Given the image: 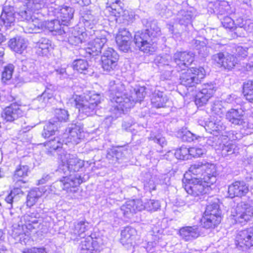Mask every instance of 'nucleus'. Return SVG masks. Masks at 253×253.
Listing matches in <instances>:
<instances>
[{
	"instance_id": "30",
	"label": "nucleus",
	"mask_w": 253,
	"mask_h": 253,
	"mask_svg": "<svg viewBox=\"0 0 253 253\" xmlns=\"http://www.w3.org/2000/svg\"><path fill=\"white\" fill-rule=\"evenodd\" d=\"M11 236L15 240V243H20L26 244L30 240L31 231L21 226L20 223L13 222Z\"/></svg>"
},
{
	"instance_id": "13",
	"label": "nucleus",
	"mask_w": 253,
	"mask_h": 253,
	"mask_svg": "<svg viewBox=\"0 0 253 253\" xmlns=\"http://www.w3.org/2000/svg\"><path fill=\"white\" fill-rule=\"evenodd\" d=\"M59 160L61 163L59 170L66 175L77 174L75 172L78 171L84 165V161L65 151L59 155Z\"/></svg>"
},
{
	"instance_id": "37",
	"label": "nucleus",
	"mask_w": 253,
	"mask_h": 253,
	"mask_svg": "<svg viewBox=\"0 0 253 253\" xmlns=\"http://www.w3.org/2000/svg\"><path fill=\"white\" fill-rule=\"evenodd\" d=\"M179 232L180 237L185 241L194 240L201 235L200 228L197 225L183 227Z\"/></svg>"
},
{
	"instance_id": "51",
	"label": "nucleus",
	"mask_w": 253,
	"mask_h": 253,
	"mask_svg": "<svg viewBox=\"0 0 253 253\" xmlns=\"http://www.w3.org/2000/svg\"><path fill=\"white\" fill-rule=\"evenodd\" d=\"M238 148L236 144L231 142H226L222 146L221 154L224 157L235 154L239 153Z\"/></svg>"
},
{
	"instance_id": "43",
	"label": "nucleus",
	"mask_w": 253,
	"mask_h": 253,
	"mask_svg": "<svg viewBox=\"0 0 253 253\" xmlns=\"http://www.w3.org/2000/svg\"><path fill=\"white\" fill-rule=\"evenodd\" d=\"M151 101L154 107L160 108L166 107L169 99L166 94L163 92L155 91L152 94Z\"/></svg>"
},
{
	"instance_id": "8",
	"label": "nucleus",
	"mask_w": 253,
	"mask_h": 253,
	"mask_svg": "<svg viewBox=\"0 0 253 253\" xmlns=\"http://www.w3.org/2000/svg\"><path fill=\"white\" fill-rule=\"evenodd\" d=\"M189 171L195 176L191 179L204 180L208 183L216 181V168L214 165L205 161L196 162L191 165Z\"/></svg>"
},
{
	"instance_id": "29",
	"label": "nucleus",
	"mask_w": 253,
	"mask_h": 253,
	"mask_svg": "<svg viewBox=\"0 0 253 253\" xmlns=\"http://www.w3.org/2000/svg\"><path fill=\"white\" fill-rule=\"evenodd\" d=\"M226 118L231 124L240 126L241 128L248 127V123L244 118V111L241 109H230L227 112Z\"/></svg>"
},
{
	"instance_id": "64",
	"label": "nucleus",
	"mask_w": 253,
	"mask_h": 253,
	"mask_svg": "<svg viewBox=\"0 0 253 253\" xmlns=\"http://www.w3.org/2000/svg\"><path fill=\"white\" fill-rule=\"evenodd\" d=\"M225 101L227 103L232 104H237L240 101V98L234 94L228 95L225 99Z\"/></svg>"
},
{
	"instance_id": "50",
	"label": "nucleus",
	"mask_w": 253,
	"mask_h": 253,
	"mask_svg": "<svg viewBox=\"0 0 253 253\" xmlns=\"http://www.w3.org/2000/svg\"><path fill=\"white\" fill-rule=\"evenodd\" d=\"M211 3H213L214 11L217 13L222 15L227 12L229 10L230 6L228 2L225 0H216L215 1L211 2Z\"/></svg>"
},
{
	"instance_id": "3",
	"label": "nucleus",
	"mask_w": 253,
	"mask_h": 253,
	"mask_svg": "<svg viewBox=\"0 0 253 253\" xmlns=\"http://www.w3.org/2000/svg\"><path fill=\"white\" fill-rule=\"evenodd\" d=\"M194 60L192 52L177 51L172 56L167 54L157 56L155 62L159 68L171 73L174 70L178 72L185 70Z\"/></svg>"
},
{
	"instance_id": "14",
	"label": "nucleus",
	"mask_w": 253,
	"mask_h": 253,
	"mask_svg": "<svg viewBox=\"0 0 253 253\" xmlns=\"http://www.w3.org/2000/svg\"><path fill=\"white\" fill-rule=\"evenodd\" d=\"M84 181V178L82 177L79 173L69 174L54 182L51 188L55 189L56 191L65 190L67 192L74 193L77 191V187Z\"/></svg>"
},
{
	"instance_id": "38",
	"label": "nucleus",
	"mask_w": 253,
	"mask_h": 253,
	"mask_svg": "<svg viewBox=\"0 0 253 253\" xmlns=\"http://www.w3.org/2000/svg\"><path fill=\"white\" fill-rule=\"evenodd\" d=\"M62 26L60 20L57 18L43 22V28L55 35L61 36L62 34H66V27Z\"/></svg>"
},
{
	"instance_id": "57",
	"label": "nucleus",
	"mask_w": 253,
	"mask_h": 253,
	"mask_svg": "<svg viewBox=\"0 0 253 253\" xmlns=\"http://www.w3.org/2000/svg\"><path fill=\"white\" fill-rule=\"evenodd\" d=\"M176 10V6H175V8H174L173 10H172L171 8H168L165 5H162L159 14L162 17L165 18H168L170 17L172 15H174V16L175 15L176 11L175 10Z\"/></svg>"
},
{
	"instance_id": "20",
	"label": "nucleus",
	"mask_w": 253,
	"mask_h": 253,
	"mask_svg": "<svg viewBox=\"0 0 253 253\" xmlns=\"http://www.w3.org/2000/svg\"><path fill=\"white\" fill-rule=\"evenodd\" d=\"M66 34H62L63 41L68 42L72 45L77 46L86 41V38L89 34L81 29L79 25L72 28L66 27Z\"/></svg>"
},
{
	"instance_id": "54",
	"label": "nucleus",
	"mask_w": 253,
	"mask_h": 253,
	"mask_svg": "<svg viewBox=\"0 0 253 253\" xmlns=\"http://www.w3.org/2000/svg\"><path fill=\"white\" fill-rule=\"evenodd\" d=\"M175 158L178 160H185L190 158L189 148L182 146L175 150L174 153Z\"/></svg>"
},
{
	"instance_id": "7",
	"label": "nucleus",
	"mask_w": 253,
	"mask_h": 253,
	"mask_svg": "<svg viewBox=\"0 0 253 253\" xmlns=\"http://www.w3.org/2000/svg\"><path fill=\"white\" fill-rule=\"evenodd\" d=\"M70 101L78 109L80 113L88 116L96 113V109L100 103V97L98 94L86 96L75 94L70 99Z\"/></svg>"
},
{
	"instance_id": "45",
	"label": "nucleus",
	"mask_w": 253,
	"mask_h": 253,
	"mask_svg": "<svg viewBox=\"0 0 253 253\" xmlns=\"http://www.w3.org/2000/svg\"><path fill=\"white\" fill-rule=\"evenodd\" d=\"M177 136L184 142H191L201 139L202 137L195 133L191 132L186 128H182L177 132Z\"/></svg>"
},
{
	"instance_id": "59",
	"label": "nucleus",
	"mask_w": 253,
	"mask_h": 253,
	"mask_svg": "<svg viewBox=\"0 0 253 253\" xmlns=\"http://www.w3.org/2000/svg\"><path fill=\"white\" fill-rule=\"evenodd\" d=\"M249 22L247 21H245V23H244V20L243 18H239L236 20L235 23V28L239 27L240 28H243L245 30L251 32V28H253V23Z\"/></svg>"
},
{
	"instance_id": "33",
	"label": "nucleus",
	"mask_w": 253,
	"mask_h": 253,
	"mask_svg": "<svg viewBox=\"0 0 253 253\" xmlns=\"http://www.w3.org/2000/svg\"><path fill=\"white\" fill-rule=\"evenodd\" d=\"M68 138L73 143L78 144L84 137L83 125L80 122H76L69 125Z\"/></svg>"
},
{
	"instance_id": "36",
	"label": "nucleus",
	"mask_w": 253,
	"mask_h": 253,
	"mask_svg": "<svg viewBox=\"0 0 253 253\" xmlns=\"http://www.w3.org/2000/svg\"><path fill=\"white\" fill-rule=\"evenodd\" d=\"M15 14L13 6L6 4L3 6L0 19L5 27H11L14 25L15 21Z\"/></svg>"
},
{
	"instance_id": "27",
	"label": "nucleus",
	"mask_w": 253,
	"mask_h": 253,
	"mask_svg": "<svg viewBox=\"0 0 253 253\" xmlns=\"http://www.w3.org/2000/svg\"><path fill=\"white\" fill-rule=\"evenodd\" d=\"M132 37L126 28H120L116 37V41L120 50L128 52L130 49Z\"/></svg>"
},
{
	"instance_id": "60",
	"label": "nucleus",
	"mask_w": 253,
	"mask_h": 253,
	"mask_svg": "<svg viewBox=\"0 0 253 253\" xmlns=\"http://www.w3.org/2000/svg\"><path fill=\"white\" fill-rule=\"evenodd\" d=\"M222 25L223 27L226 29H229L230 30H234L235 29V22L234 20L230 17H225L222 22Z\"/></svg>"
},
{
	"instance_id": "46",
	"label": "nucleus",
	"mask_w": 253,
	"mask_h": 253,
	"mask_svg": "<svg viewBox=\"0 0 253 253\" xmlns=\"http://www.w3.org/2000/svg\"><path fill=\"white\" fill-rule=\"evenodd\" d=\"M73 68L74 70L84 75L90 74L91 72L89 68L88 62L85 59H77L73 62Z\"/></svg>"
},
{
	"instance_id": "6",
	"label": "nucleus",
	"mask_w": 253,
	"mask_h": 253,
	"mask_svg": "<svg viewBox=\"0 0 253 253\" xmlns=\"http://www.w3.org/2000/svg\"><path fill=\"white\" fill-rule=\"evenodd\" d=\"M29 172V168L27 165H20L15 169L13 175L14 187L4 198L5 208L11 209L17 205L20 197L24 194L21 188L27 182L25 178L28 176Z\"/></svg>"
},
{
	"instance_id": "10",
	"label": "nucleus",
	"mask_w": 253,
	"mask_h": 253,
	"mask_svg": "<svg viewBox=\"0 0 253 253\" xmlns=\"http://www.w3.org/2000/svg\"><path fill=\"white\" fill-rule=\"evenodd\" d=\"M8 209L10 210V214L12 217L13 222L17 224H18L19 222L21 226L30 231H33L39 228L40 223L38 219L39 215L38 213H29L20 217L21 209L18 208V202L16 206Z\"/></svg>"
},
{
	"instance_id": "48",
	"label": "nucleus",
	"mask_w": 253,
	"mask_h": 253,
	"mask_svg": "<svg viewBox=\"0 0 253 253\" xmlns=\"http://www.w3.org/2000/svg\"><path fill=\"white\" fill-rule=\"evenodd\" d=\"M191 44L193 48L197 50L199 54L202 57H205L208 55V51L205 42L194 39L191 41Z\"/></svg>"
},
{
	"instance_id": "22",
	"label": "nucleus",
	"mask_w": 253,
	"mask_h": 253,
	"mask_svg": "<svg viewBox=\"0 0 253 253\" xmlns=\"http://www.w3.org/2000/svg\"><path fill=\"white\" fill-rule=\"evenodd\" d=\"M80 24L83 25L85 32L89 36H93V31L98 22L97 16L92 10L87 8H83L80 12Z\"/></svg>"
},
{
	"instance_id": "32",
	"label": "nucleus",
	"mask_w": 253,
	"mask_h": 253,
	"mask_svg": "<svg viewBox=\"0 0 253 253\" xmlns=\"http://www.w3.org/2000/svg\"><path fill=\"white\" fill-rule=\"evenodd\" d=\"M249 192V186L244 181H236L228 186V193L230 198L241 197Z\"/></svg>"
},
{
	"instance_id": "16",
	"label": "nucleus",
	"mask_w": 253,
	"mask_h": 253,
	"mask_svg": "<svg viewBox=\"0 0 253 253\" xmlns=\"http://www.w3.org/2000/svg\"><path fill=\"white\" fill-rule=\"evenodd\" d=\"M205 75L206 71L203 67L189 68L180 75V83L186 87H193L199 84Z\"/></svg>"
},
{
	"instance_id": "21",
	"label": "nucleus",
	"mask_w": 253,
	"mask_h": 253,
	"mask_svg": "<svg viewBox=\"0 0 253 253\" xmlns=\"http://www.w3.org/2000/svg\"><path fill=\"white\" fill-rule=\"evenodd\" d=\"M47 11L48 15L56 17L57 19L60 20V22L63 27L66 26V27H67L73 18L75 10L67 6L62 7L50 6L47 8Z\"/></svg>"
},
{
	"instance_id": "39",
	"label": "nucleus",
	"mask_w": 253,
	"mask_h": 253,
	"mask_svg": "<svg viewBox=\"0 0 253 253\" xmlns=\"http://www.w3.org/2000/svg\"><path fill=\"white\" fill-rule=\"evenodd\" d=\"M23 112L16 103L11 104L4 110L5 120L7 122H13L23 115Z\"/></svg>"
},
{
	"instance_id": "24",
	"label": "nucleus",
	"mask_w": 253,
	"mask_h": 253,
	"mask_svg": "<svg viewBox=\"0 0 253 253\" xmlns=\"http://www.w3.org/2000/svg\"><path fill=\"white\" fill-rule=\"evenodd\" d=\"M123 6L124 3L121 0H115L106 7L105 12L109 15L115 17L117 22H125V21L128 20L129 15L128 11L124 10Z\"/></svg>"
},
{
	"instance_id": "11",
	"label": "nucleus",
	"mask_w": 253,
	"mask_h": 253,
	"mask_svg": "<svg viewBox=\"0 0 253 253\" xmlns=\"http://www.w3.org/2000/svg\"><path fill=\"white\" fill-rule=\"evenodd\" d=\"M213 183H208L204 180L189 179L187 183L184 184V188L189 195L193 196L195 200H204L211 190V185Z\"/></svg>"
},
{
	"instance_id": "35",
	"label": "nucleus",
	"mask_w": 253,
	"mask_h": 253,
	"mask_svg": "<svg viewBox=\"0 0 253 253\" xmlns=\"http://www.w3.org/2000/svg\"><path fill=\"white\" fill-rule=\"evenodd\" d=\"M136 235L137 231L134 228L131 226H126L121 232V243L124 246L129 249L132 247L135 243Z\"/></svg>"
},
{
	"instance_id": "2",
	"label": "nucleus",
	"mask_w": 253,
	"mask_h": 253,
	"mask_svg": "<svg viewBox=\"0 0 253 253\" xmlns=\"http://www.w3.org/2000/svg\"><path fill=\"white\" fill-rule=\"evenodd\" d=\"M55 0H26L22 3L18 15L21 21L30 20L33 22L34 27L38 30L43 28V22L42 18V12L47 11L46 5L52 4Z\"/></svg>"
},
{
	"instance_id": "4",
	"label": "nucleus",
	"mask_w": 253,
	"mask_h": 253,
	"mask_svg": "<svg viewBox=\"0 0 253 253\" xmlns=\"http://www.w3.org/2000/svg\"><path fill=\"white\" fill-rule=\"evenodd\" d=\"M142 23L146 29L144 31L135 33L134 42L140 50L148 53L152 51L151 46L156 42V39L161 35V32L154 20L144 18L142 20Z\"/></svg>"
},
{
	"instance_id": "62",
	"label": "nucleus",
	"mask_w": 253,
	"mask_h": 253,
	"mask_svg": "<svg viewBox=\"0 0 253 253\" xmlns=\"http://www.w3.org/2000/svg\"><path fill=\"white\" fill-rule=\"evenodd\" d=\"M205 153V150L201 148L191 147L189 148V157H200Z\"/></svg>"
},
{
	"instance_id": "19",
	"label": "nucleus",
	"mask_w": 253,
	"mask_h": 253,
	"mask_svg": "<svg viewBox=\"0 0 253 253\" xmlns=\"http://www.w3.org/2000/svg\"><path fill=\"white\" fill-rule=\"evenodd\" d=\"M132 151L128 145L113 147L107 150L106 159L110 164L115 165L130 158Z\"/></svg>"
},
{
	"instance_id": "63",
	"label": "nucleus",
	"mask_w": 253,
	"mask_h": 253,
	"mask_svg": "<svg viewBox=\"0 0 253 253\" xmlns=\"http://www.w3.org/2000/svg\"><path fill=\"white\" fill-rule=\"evenodd\" d=\"M236 54L237 57L240 61L241 59L247 56V49L244 48L242 46H238L236 48Z\"/></svg>"
},
{
	"instance_id": "26",
	"label": "nucleus",
	"mask_w": 253,
	"mask_h": 253,
	"mask_svg": "<svg viewBox=\"0 0 253 253\" xmlns=\"http://www.w3.org/2000/svg\"><path fill=\"white\" fill-rule=\"evenodd\" d=\"M215 90L214 84L211 83L204 84L202 89L197 93L195 97V103L196 106L199 107L206 104Z\"/></svg>"
},
{
	"instance_id": "53",
	"label": "nucleus",
	"mask_w": 253,
	"mask_h": 253,
	"mask_svg": "<svg viewBox=\"0 0 253 253\" xmlns=\"http://www.w3.org/2000/svg\"><path fill=\"white\" fill-rule=\"evenodd\" d=\"M211 110L213 114L218 116L219 118H221L224 111L221 101L215 100L212 102Z\"/></svg>"
},
{
	"instance_id": "41",
	"label": "nucleus",
	"mask_w": 253,
	"mask_h": 253,
	"mask_svg": "<svg viewBox=\"0 0 253 253\" xmlns=\"http://www.w3.org/2000/svg\"><path fill=\"white\" fill-rule=\"evenodd\" d=\"M46 191L44 187L35 188L29 191L27 196V206L31 207L34 206Z\"/></svg>"
},
{
	"instance_id": "56",
	"label": "nucleus",
	"mask_w": 253,
	"mask_h": 253,
	"mask_svg": "<svg viewBox=\"0 0 253 253\" xmlns=\"http://www.w3.org/2000/svg\"><path fill=\"white\" fill-rule=\"evenodd\" d=\"M14 70V66L12 64H8L4 68L2 72L1 79L3 82H6L10 80Z\"/></svg>"
},
{
	"instance_id": "44",
	"label": "nucleus",
	"mask_w": 253,
	"mask_h": 253,
	"mask_svg": "<svg viewBox=\"0 0 253 253\" xmlns=\"http://www.w3.org/2000/svg\"><path fill=\"white\" fill-rule=\"evenodd\" d=\"M37 52L42 56L46 55L52 49L51 42L47 38H41L36 43Z\"/></svg>"
},
{
	"instance_id": "49",
	"label": "nucleus",
	"mask_w": 253,
	"mask_h": 253,
	"mask_svg": "<svg viewBox=\"0 0 253 253\" xmlns=\"http://www.w3.org/2000/svg\"><path fill=\"white\" fill-rule=\"evenodd\" d=\"M239 62V60L234 55L226 52L222 67L228 70L233 69Z\"/></svg>"
},
{
	"instance_id": "1",
	"label": "nucleus",
	"mask_w": 253,
	"mask_h": 253,
	"mask_svg": "<svg viewBox=\"0 0 253 253\" xmlns=\"http://www.w3.org/2000/svg\"><path fill=\"white\" fill-rule=\"evenodd\" d=\"M144 90L142 87L134 89L132 96L127 93L125 85L121 83L111 82L109 89V99L112 103L111 110L115 112L116 115L124 113L125 110L132 107L136 102H140L143 100L146 95Z\"/></svg>"
},
{
	"instance_id": "12",
	"label": "nucleus",
	"mask_w": 253,
	"mask_h": 253,
	"mask_svg": "<svg viewBox=\"0 0 253 253\" xmlns=\"http://www.w3.org/2000/svg\"><path fill=\"white\" fill-rule=\"evenodd\" d=\"M218 200L215 199L211 204L207 206L204 215L201 219L203 227L212 228L218 225L221 220V211L219 209Z\"/></svg>"
},
{
	"instance_id": "25",
	"label": "nucleus",
	"mask_w": 253,
	"mask_h": 253,
	"mask_svg": "<svg viewBox=\"0 0 253 253\" xmlns=\"http://www.w3.org/2000/svg\"><path fill=\"white\" fill-rule=\"evenodd\" d=\"M22 73L20 80L24 83L38 82L41 76L35 69V64L32 62L25 61L21 67Z\"/></svg>"
},
{
	"instance_id": "18",
	"label": "nucleus",
	"mask_w": 253,
	"mask_h": 253,
	"mask_svg": "<svg viewBox=\"0 0 253 253\" xmlns=\"http://www.w3.org/2000/svg\"><path fill=\"white\" fill-rule=\"evenodd\" d=\"M92 34L93 36H95L96 38L88 43L85 51L90 55L96 56L101 53L102 49H105L107 47L105 44L107 41L106 37V33L105 31L93 30Z\"/></svg>"
},
{
	"instance_id": "47",
	"label": "nucleus",
	"mask_w": 253,
	"mask_h": 253,
	"mask_svg": "<svg viewBox=\"0 0 253 253\" xmlns=\"http://www.w3.org/2000/svg\"><path fill=\"white\" fill-rule=\"evenodd\" d=\"M62 145L59 138H54L53 139L47 142L45 145L49 148L48 152L52 153L53 152L54 153H56L59 159V155L65 151L62 149ZM53 155H55V154H53Z\"/></svg>"
},
{
	"instance_id": "5",
	"label": "nucleus",
	"mask_w": 253,
	"mask_h": 253,
	"mask_svg": "<svg viewBox=\"0 0 253 253\" xmlns=\"http://www.w3.org/2000/svg\"><path fill=\"white\" fill-rule=\"evenodd\" d=\"M89 223L85 219L77 221L69 231L70 239L75 242L82 240L80 253H96L97 242L91 236L85 237V232L89 229Z\"/></svg>"
},
{
	"instance_id": "40",
	"label": "nucleus",
	"mask_w": 253,
	"mask_h": 253,
	"mask_svg": "<svg viewBox=\"0 0 253 253\" xmlns=\"http://www.w3.org/2000/svg\"><path fill=\"white\" fill-rule=\"evenodd\" d=\"M9 47L14 52L21 54L27 46V41L23 37L17 36L11 39L8 43Z\"/></svg>"
},
{
	"instance_id": "15",
	"label": "nucleus",
	"mask_w": 253,
	"mask_h": 253,
	"mask_svg": "<svg viewBox=\"0 0 253 253\" xmlns=\"http://www.w3.org/2000/svg\"><path fill=\"white\" fill-rule=\"evenodd\" d=\"M231 216L235 223L245 225L253 216V206L251 201H241L232 211Z\"/></svg>"
},
{
	"instance_id": "28",
	"label": "nucleus",
	"mask_w": 253,
	"mask_h": 253,
	"mask_svg": "<svg viewBox=\"0 0 253 253\" xmlns=\"http://www.w3.org/2000/svg\"><path fill=\"white\" fill-rule=\"evenodd\" d=\"M235 244L237 247L243 248L253 246V228L239 231L236 236Z\"/></svg>"
},
{
	"instance_id": "9",
	"label": "nucleus",
	"mask_w": 253,
	"mask_h": 253,
	"mask_svg": "<svg viewBox=\"0 0 253 253\" xmlns=\"http://www.w3.org/2000/svg\"><path fill=\"white\" fill-rule=\"evenodd\" d=\"M160 207L158 201L154 200H147L144 204L140 199L131 200L127 201L125 204L121 207V211L124 216L130 218L137 211L146 210L150 211H154Z\"/></svg>"
},
{
	"instance_id": "52",
	"label": "nucleus",
	"mask_w": 253,
	"mask_h": 253,
	"mask_svg": "<svg viewBox=\"0 0 253 253\" xmlns=\"http://www.w3.org/2000/svg\"><path fill=\"white\" fill-rule=\"evenodd\" d=\"M243 94L246 100L253 103V81H248L244 84Z\"/></svg>"
},
{
	"instance_id": "17",
	"label": "nucleus",
	"mask_w": 253,
	"mask_h": 253,
	"mask_svg": "<svg viewBox=\"0 0 253 253\" xmlns=\"http://www.w3.org/2000/svg\"><path fill=\"white\" fill-rule=\"evenodd\" d=\"M175 11L176 13L173 19L174 23L172 25L171 24L167 25V28L171 34L174 33L175 28H178V25L182 29H184V28H185L190 25L194 16L191 11L181 9V6L179 5H176Z\"/></svg>"
},
{
	"instance_id": "58",
	"label": "nucleus",
	"mask_w": 253,
	"mask_h": 253,
	"mask_svg": "<svg viewBox=\"0 0 253 253\" xmlns=\"http://www.w3.org/2000/svg\"><path fill=\"white\" fill-rule=\"evenodd\" d=\"M149 140L153 141L154 143H156L161 146L162 147H164L167 145V142L165 137H163L160 134L158 135H151L149 137Z\"/></svg>"
},
{
	"instance_id": "31",
	"label": "nucleus",
	"mask_w": 253,
	"mask_h": 253,
	"mask_svg": "<svg viewBox=\"0 0 253 253\" xmlns=\"http://www.w3.org/2000/svg\"><path fill=\"white\" fill-rule=\"evenodd\" d=\"M198 123L200 125L203 126L206 131L211 133L212 132H220L224 130L225 125L221 122L220 118L215 117H211L208 121L199 119Z\"/></svg>"
},
{
	"instance_id": "23",
	"label": "nucleus",
	"mask_w": 253,
	"mask_h": 253,
	"mask_svg": "<svg viewBox=\"0 0 253 253\" xmlns=\"http://www.w3.org/2000/svg\"><path fill=\"white\" fill-rule=\"evenodd\" d=\"M119 55L112 48L107 47L101 56L102 67L107 73L115 70L119 60Z\"/></svg>"
},
{
	"instance_id": "34",
	"label": "nucleus",
	"mask_w": 253,
	"mask_h": 253,
	"mask_svg": "<svg viewBox=\"0 0 253 253\" xmlns=\"http://www.w3.org/2000/svg\"><path fill=\"white\" fill-rule=\"evenodd\" d=\"M52 87L51 84L46 86L43 93L33 100V104L37 105L38 108H44L48 103H51L54 99V91Z\"/></svg>"
},
{
	"instance_id": "55",
	"label": "nucleus",
	"mask_w": 253,
	"mask_h": 253,
	"mask_svg": "<svg viewBox=\"0 0 253 253\" xmlns=\"http://www.w3.org/2000/svg\"><path fill=\"white\" fill-rule=\"evenodd\" d=\"M69 114L67 110L62 109H56L55 111V117L52 119L60 122H67L69 118Z\"/></svg>"
},
{
	"instance_id": "42",
	"label": "nucleus",
	"mask_w": 253,
	"mask_h": 253,
	"mask_svg": "<svg viewBox=\"0 0 253 253\" xmlns=\"http://www.w3.org/2000/svg\"><path fill=\"white\" fill-rule=\"evenodd\" d=\"M61 127V123L55 119H50L44 126L42 136L45 138H48L55 134Z\"/></svg>"
},
{
	"instance_id": "61",
	"label": "nucleus",
	"mask_w": 253,
	"mask_h": 253,
	"mask_svg": "<svg viewBox=\"0 0 253 253\" xmlns=\"http://www.w3.org/2000/svg\"><path fill=\"white\" fill-rule=\"evenodd\" d=\"M226 52H219L214 54L211 57V59L221 67L224 63V57Z\"/></svg>"
}]
</instances>
